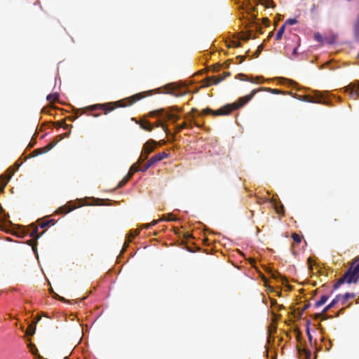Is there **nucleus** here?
Segmentation results:
<instances>
[{
	"instance_id": "obj_1",
	"label": "nucleus",
	"mask_w": 359,
	"mask_h": 359,
	"mask_svg": "<svg viewBox=\"0 0 359 359\" xmlns=\"http://www.w3.org/2000/svg\"><path fill=\"white\" fill-rule=\"evenodd\" d=\"M145 97V93H137L126 100H119L114 102H108L105 104H95L92 106H89L87 108V110L89 111H95L97 109H101L104 111V114H107L109 111H113L114 109L118 107H125L127 106L132 105L135 102L139 101L140 100L144 98Z\"/></svg>"
},
{
	"instance_id": "obj_2",
	"label": "nucleus",
	"mask_w": 359,
	"mask_h": 359,
	"mask_svg": "<svg viewBox=\"0 0 359 359\" xmlns=\"http://www.w3.org/2000/svg\"><path fill=\"white\" fill-rule=\"evenodd\" d=\"M258 90H252L250 95L240 97L236 102L231 104H226L216 111L207 108L203 110V114H212L215 116L228 115L233 110L237 109L248 102L255 95Z\"/></svg>"
},
{
	"instance_id": "obj_3",
	"label": "nucleus",
	"mask_w": 359,
	"mask_h": 359,
	"mask_svg": "<svg viewBox=\"0 0 359 359\" xmlns=\"http://www.w3.org/2000/svg\"><path fill=\"white\" fill-rule=\"evenodd\" d=\"M359 256L356 257L351 263L348 271L343 276L338 279L337 283L334 285V288L337 289L341 285L344 283L348 284L357 283L359 280Z\"/></svg>"
},
{
	"instance_id": "obj_4",
	"label": "nucleus",
	"mask_w": 359,
	"mask_h": 359,
	"mask_svg": "<svg viewBox=\"0 0 359 359\" xmlns=\"http://www.w3.org/2000/svg\"><path fill=\"white\" fill-rule=\"evenodd\" d=\"M156 144V142L154 140H149L144 144L142 151L138 159L139 163L143 162L148 158L149 154L154 151Z\"/></svg>"
},
{
	"instance_id": "obj_5",
	"label": "nucleus",
	"mask_w": 359,
	"mask_h": 359,
	"mask_svg": "<svg viewBox=\"0 0 359 359\" xmlns=\"http://www.w3.org/2000/svg\"><path fill=\"white\" fill-rule=\"evenodd\" d=\"M31 231L29 233L30 237L33 238L34 239L29 240L27 243L29 245L32 246L33 250H36V241L40 237L39 235H38V227L34 224H32L30 226Z\"/></svg>"
},
{
	"instance_id": "obj_6",
	"label": "nucleus",
	"mask_w": 359,
	"mask_h": 359,
	"mask_svg": "<svg viewBox=\"0 0 359 359\" xmlns=\"http://www.w3.org/2000/svg\"><path fill=\"white\" fill-rule=\"evenodd\" d=\"M345 92L349 93L350 97L356 100L359 97V84L355 83H350L344 89Z\"/></svg>"
},
{
	"instance_id": "obj_7",
	"label": "nucleus",
	"mask_w": 359,
	"mask_h": 359,
	"mask_svg": "<svg viewBox=\"0 0 359 359\" xmlns=\"http://www.w3.org/2000/svg\"><path fill=\"white\" fill-rule=\"evenodd\" d=\"M57 144V142H51L43 147L36 149L32 153V156H36L40 154H45L53 149Z\"/></svg>"
},
{
	"instance_id": "obj_8",
	"label": "nucleus",
	"mask_w": 359,
	"mask_h": 359,
	"mask_svg": "<svg viewBox=\"0 0 359 359\" xmlns=\"http://www.w3.org/2000/svg\"><path fill=\"white\" fill-rule=\"evenodd\" d=\"M304 100L309 102H316L327 104V101L323 99V96L320 92H316L315 97L306 96Z\"/></svg>"
},
{
	"instance_id": "obj_9",
	"label": "nucleus",
	"mask_w": 359,
	"mask_h": 359,
	"mask_svg": "<svg viewBox=\"0 0 359 359\" xmlns=\"http://www.w3.org/2000/svg\"><path fill=\"white\" fill-rule=\"evenodd\" d=\"M168 157V154L165 152H161L153 156L149 160V163L154 165L156 163L162 161L163 159Z\"/></svg>"
},
{
	"instance_id": "obj_10",
	"label": "nucleus",
	"mask_w": 359,
	"mask_h": 359,
	"mask_svg": "<svg viewBox=\"0 0 359 359\" xmlns=\"http://www.w3.org/2000/svg\"><path fill=\"white\" fill-rule=\"evenodd\" d=\"M76 207L72 205L70 203L66 204L65 205H63L60 208H59L56 211V214H67L74 209H76Z\"/></svg>"
},
{
	"instance_id": "obj_11",
	"label": "nucleus",
	"mask_w": 359,
	"mask_h": 359,
	"mask_svg": "<svg viewBox=\"0 0 359 359\" xmlns=\"http://www.w3.org/2000/svg\"><path fill=\"white\" fill-rule=\"evenodd\" d=\"M231 73L229 72H224L222 75L218 76H211L209 80H213V84L217 85L223 80H224L226 77L230 76Z\"/></svg>"
},
{
	"instance_id": "obj_12",
	"label": "nucleus",
	"mask_w": 359,
	"mask_h": 359,
	"mask_svg": "<svg viewBox=\"0 0 359 359\" xmlns=\"http://www.w3.org/2000/svg\"><path fill=\"white\" fill-rule=\"evenodd\" d=\"M341 300V294H338L335 298L323 309L321 314L326 313L331 308L334 307Z\"/></svg>"
},
{
	"instance_id": "obj_13",
	"label": "nucleus",
	"mask_w": 359,
	"mask_h": 359,
	"mask_svg": "<svg viewBox=\"0 0 359 359\" xmlns=\"http://www.w3.org/2000/svg\"><path fill=\"white\" fill-rule=\"evenodd\" d=\"M136 123L137 124H139L140 126L141 127V128H142L144 130L151 132L153 130L154 127L151 126L150 122L148 121H136Z\"/></svg>"
},
{
	"instance_id": "obj_14",
	"label": "nucleus",
	"mask_w": 359,
	"mask_h": 359,
	"mask_svg": "<svg viewBox=\"0 0 359 359\" xmlns=\"http://www.w3.org/2000/svg\"><path fill=\"white\" fill-rule=\"evenodd\" d=\"M37 222L39 226L43 229L49 226H53L55 224V220L53 219H46V221H42V219H38Z\"/></svg>"
},
{
	"instance_id": "obj_15",
	"label": "nucleus",
	"mask_w": 359,
	"mask_h": 359,
	"mask_svg": "<svg viewBox=\"0 0 359 359\" xmlns=\"http://www.w3.org/2000/svg\"><path fill=\"white\" fill-rule=\"evenodd\" d=\"M165 111L163 109L152 111L149 113V116H163L165 118Z\"/></svg>"
},
{
	"instance_id": "obj_16",
	"label": "nucleus",
	"mask_w": 359,
	"mask_h": 359,
	"mask_svg": "<svg viewBox=\"0 0 359 359\" xmlns=\"http://www.w3.org/2000/svg\"><path fill=\"white\" fill-rule=\"evenodd\" d=\"M11 177V176H1V182H0V191L4 190Z\"/></svg>"
},
{
	"instance_id": "obj_17",
	"label": "nucleus",
	"mask_w": 359,
	"mask_h": 359,
	"mask_svg": "<svg viewBox=\"0 0 359 359\" xmlns=\"http://www.w3.org/2000/svg\"><path fill=\"white\" fill-rule=\"evenodd\" d=\"M354 297H355L354 294L347 292L343 295H341L340 302H341L342 305H344L347 302L348 299L353 298Z\"/></svg>"
},
{
	"instance_id": "obj_18",
	"label": "nucleus",
	"mask_w": 359,
	"mask_h": 359,
	"mask_svg": "<svg viewBox=\"0 0 359 359\" xmlns=\"http://www.w3.org/2000/svg\"><path fill=\"white\" fill-rule=\"evenodd\" d=\"M257 90H259L257 91V93L259 91H262V90H265V91L271 92L273 94H285V93H283L281 90H279V89L260 88H257Z\"/></svg>"
},
{
	"instance_id": "obj_19",
	"label": "nucleus",
	"mask_w": 359,
	"mask_h": 359,
	"mask_svg": "<svg viewBox=\"0 0 359 359\" xmlns=\"http://www.w3.org/2000/svg\"><path fill=\"white\" fill-rule=\"evenodd\" d=\"M165 120H172L174 122L177 121L180 119V117L177 115L173 114L170 112H166L165 114Z\"/></svg>"
},
{
	"instance_id": "obj_20",
	"label": "nucleus",
	"mask_w": 359,
	"mask_h": 359,
	"mask_svg": "<svg viewBox=\"0 0 359 359\" xmlns=\"http://www.w3.org/2000/svg\"><path fill=\"white\" fill-rule=\"evenodd\" d=\"M140 163H139L137 161V163L133 164L132 166L130 167L128 174H131V177H132L135 172L140 171V166H139Z\"/></svg>"
},
{
	"instance_id": "obj_21",
	"label": "nucleus",
	"mask_w": 359,
	"mask_h": 359,
	"mask_svg": "<svg viewBox=\"0 0 359 359\" xmlns=\"http://www.w3.org/2000/svg\"><path fill=\"white\" fill-rule=\"evenodd\" d=\"M131 178V174H127L122 180L118 183L117 188H121L124 186Z\"/></svg>"
},
{
	"instance_id": "obj_22",
	"label": "nucleus",
	"mask_w": 359,
	"mask_h": 359,
	"mask_svg": "<svg viewBox=\"0 0 359 359\" xmlns=\"http://www.w3.org/2000/svg\"><path fill=\"white\" fill-rule=\"evenodd\" d=\"M328 298H329V297H328V296H327V295H323V296L320 297V300H319V301H318V302H316L315 303V306H316V307H319V306H320L323 305L324 304H325V302H327V300L328 299Z\"/></svg>"
},
{
	"instance_id": "obj_23",
	"label": "nucleus",
	"mask_w": 359,
	"mask_h": 359,
	"mask_svg": "<svg viewBox=\"0 0 359 359\" xmlns=\"http://www.w3.org/2000/svg\"><path fill=\"white\" fill-rule=\"evenodd\" d=\"M59 95L57 93H51L47 96L46 100L50 102H55L57 101Z\"/></svg>"
},
{
	"instance_id": "obj_24",
	"label": "nucleus",
	"mask_w": 359,
	"mask_h": 359,
	"mask_svg": "<svg viewBox=\"0 0 359 359\" xmlns=\"http://www.w3.org/2000/svg\"><path fill=\"white\" fill-rule=\"evenodd\" d=\"M285 25H283L280 29H278V32L276 33V39L277 41L280 40L282 36H283V34L285 32Z\"/></svg>"
},
{
	"instance_id": "obj_25",
	"label": "nucleus",
	"mask_w": 359,
	"mask_h": 359,
	"mask_svg": "<svg viewBox=\"0 0 359 359\" xmlns=\"http://www.w3.org/2000/svg\"><path fill=\"white\" fill-rule=\"evenodd\" d=\"M35 330H36V325H34L33 323H31L28 326V327H27V329L26 330V334L27 335L32 336V335H33L35 333Z\"/></svg>"
},
{
	"instance_id": "obj_26",
	"label": "nucleus",
	"mask_w": 359,
	"mask_h": 359,
	"mask_svg": "<svg viewBox=\"0 0 359 359\" xmlns=\"http://www.w3.org/2000/svg\"><path fill=\"white\" fill-rule=\"evenodd\" d=\"M354 34L357 39H359V16L358 17L356 22L354 25Z\"/></svg>"
},
{
	"instance_id": "obj_27",
	"label": "nucleus",
	"mask_w": 359,
	"mask_h": 359,
	"mask_svg": "<svg viewBox=\"0 0 359 359\" xmlns=\"http://www.w3.org/2000/svg\"><path fill=\"white\" fill-rule=\"evenodd\" d=\"M241 43L238 41H231L229 42L227 46L229 48H238L241 46Z\"/></svg>"
},
{
	"instance_id": "obj_28",
	"label": "nucleus",
	"mask_w": 359,
	"mask_h": 359,
	"mask_svg": "<svg viewBox=\"0 0 359 359\" xmlns=\"http://www.w3.org/2000/svg\"><path fill=\"white\" fill-rule=\"evenodd\" d=\"M236 79H240L241 81H249L250 82H254L252 79H249L248 76L243 74H239L236 76Z\"/></svg>"
},
{
	"instance_id": "obj_29",
	"label": "nucleus",
	"mask_w": 359,
	"mask_h": 359,
	"mask_svg": "<svg viewBox=\"0 0 359 359\" xmlns=\"http://www.w3.org/2000/svg\"><path fill=\"white\" fill-rule=\"evenodd\" d=\"M292 238L294 241L297 243H299L302 242V237L296 233H293L292 234Z\"/></svg>"
},
{
	"instance_id": "obj_30",
	"label": "nucleus",
	"mask_w": 359,
	"mask_h": 359,
	"mask_svg": "<svg viewBox=\"0 0 359 359\" xmlns=\"http://www.w3.org/2000/svg\"><path fill=\"white\" fill-rule=\"evenodd\" d=\"M151 166H152V165L148 161L143 166L140 167V171L145 172Z\"/></svg>"
},
{
	"instance_id": "obj_31",
	"label": "nucleus",
	"mask_w": 359,
	"mask_h": 359,
	"mask_svg": "<svg viewBox=\"0 0 359 359\" xmlns=\"http://www.w3.org/2000/svg\"><path fill=\"white\" fill-rule=\"evenodd\" d=\"M297 22H298V21L296 19L290 18V19H287L283 25H285V26L287 25H293L297 24Z\"/></svg>"
},
{
	"instance_id": "obj_32",
	"label": "nucleus",
	"mask_w": 359,
	"mask_h": 359,
	"mask_svg": "<svg viewBox=\"0 0 359 359\" xmlns=\"http://www.w3.org/2000/svg\"><path fill=\"white\" fill-rule=\"evenodd\" d=\"M314 39L318 42H322L323 39L322 35L319 32L315 33Z\"/></svg>"
},
{
	"instance_id": "obj_33",
	"label": "nucleus",
	"mask_w": 359,
	"mask_h": 359,
	"mask_svg": "<svg viewBox=\"0 0 359 359\" xmlns=\"http://www.w3.org/2000/svg\"><path fill=\"white\" fill-rule=\"evenodd\" d=\"M187 123L184 122V123H182V124L178 125V126H177V132H180V131H181L182 129H184V128H187Z\"/></svg>"
},
{
	"instance_id": "obj_34",
	"label": "nucleus",
	"mask_w": 359,
	"mask_h": 359,
	"mask_svg": "<svg viewBox=\"0 0 359 359\" xmlns=\"http://www.w3.org/2000/svg\"><path fill=\"white\" fill-rule=\"evenodd\" d=\"M155 126H156V127H162L165 132H167V130H168V128L166 127H165L164 125L163 124V123L161 121H157L155 123Z\"/></svg>"
},
{
	"instance_id": "obj_35",
	"label": "nucleus",
	"mask_w": 359,
	"mask_h": 359,
	"mask_svg": "<svg viewBox=\"0 0 359 359\" xmlns=\"http://www.w3.org/2000/svg\"><path fill=\"white\" fill-rule=\"evenodd\" d=\"M57 124L59 127H62L65 129H67L69 127H72V125H67L65 122L58 123Z\"/></svg>"
},
{
	"instance_id": "obj_36",
	"label": "nucleus",
	"mask_w": 359,
	"mask_h": 359,
	"mask_svg": "<svg viewBox=\"0 0 359 359\" xmlns=\"http://www.w3.org/2000/svg\"><path fill=\"white\" fill-rule=\"evenodd\" d=\"M256 8L252 6H250L248 8V13L251 14V16L255 19L256 18L255 15L252 14V13L255 11Z\"/></svg>"
},
{
	"instance_id": "obj_37",
	"label": "nucleus",
	"mask_w": 359,
	"mask_h": 359,
	"mask_svg": "<svg viewBox=\"0 0 359 359\" xmlns=\"http://www.w3.org/2000/svg\"><path fill=\"white\" fill-rule=\"evenodd\" d=\"M69 133H70V132L67 133H64V134H62V135H61L58 136L59 139H58V140H57L55 142H57L58 141H60V140H62L63 138H65V137H67L69 136Z\"/></svg>"
},
{
	"instance_id": "obj_38",
	"label": "nucleus",
	"mask_w": 359,
	"mask_h": 359,
	"mask_svg": "<svg viewBox=\"0 0 359 359\" xmlns=\"http://www.w3.org/2000/svg\"><path fill=\"white\" fill-rule=\"evenodd\" d=\"M158 221L154 220L151 223L147 224L144 225V228L148 229L151 226L156 225L157 224Z\"/></svg>"
},
{
	"instance_id": "obj_39",
	"label": "nucleus",
	"mask_w": 359,
	"mask_h": 359,
	"mask_svg": "<svg viewBox=\"0 0 359 359\" xmlns=\"http://www.w3.org/2000/svg\"><path fill=\"white\" fill-rule=\"evenodd\" d=\"M139 233H140V231H139V230H137V229L135 230V231H134V232L130 231V236L131 238H134V237H135L137 235H138V234H139Z\"/></svg>"
},
{
	"instance_id": "obj_40",
	"label": "nucleus",
	"mask_w": 359,
	"mask_h": 359,
	"mask_svg": "<svg viewBox=\"0 0 359 359\" xmlns=\"http://www.w3.org/2000/svg\"><path fill=\"white\" fill-rule=\"evenodd\" d=\"M262 48H263L262 45H259L258 46L257 50V51L255 53V56L256 57H257L260 54L261 51L262 50Z\"/></svg>"
},
{
	"instance_id": "obj_41",
	"label": "nucleus",
	"mask_w": 359,
	"mask_h": 359,
	"mask_svg": "<svg viewBox=\"0 0 359 359\" xmlns=\"http://www.w3.org/2000/svg\"><path fill=\"white\" fill-rule=\"evenodd\" d=\"M53 297L54 298H55V299H57L60 300V301H65V298H64V297H60V296H59L57 293H55V292L53 294Z\"/></svg>"
},
{
	"instance_id": "obj_42",
	"label": "nucleus",
	"mask_w": 359,
	"mask_h": 359,
	"mask_svg": "<svg viewBox=\"0 0 359 359\" xmlns=\"http://www.w3.org/2000/svg\"><path fill=\"white\" fill-rule=\"evenodd\" d=\"M210 77L206 79V84L205 86L208 87L213 84V80H209Z\"/></svg>"
},
{
	"instance_id": "obj_43",
	"label": "nucleus",
	"mask_w": 359,
	"mask_h": 359,
	"mask_svg": "<svg viewBox=\"0 0 359 359\" xmlns=\"http://www.w3.org/2000/svg\"><path fill=\"white\" fill-rule=\"evenodd\" d=\"M276 212L278 214H283V206L281 205L280 210L278 208H276Z\"/></svg>"
},
{
	"instance_id": "obj_44",
	"label": "nucleus",
	"mask_w": 359,
	"mask_h": 359,
	"mask_svg": "<svg viewBox=\"0 0 359 359\" xmlns=\"http://www.w3.org/2000/svg\"><path fill=\"white\" fill-rule=\"evenodd\" d=\"M41 316H37V317L36 318V320H34V321L32 322V323H33L34 325H36V324H37V323H38V322L41 320Z\"/></svg>"
},
{
	"instance_id": "obj_45",
	"label": "nucleus",
	"mask_w": 359,
	"mask_h": 359,
	"mask_svg": "<svg viewBox=\"0 0 359 359\" xmlns=\"http://www.w3.org/2000/svg\"><path fill=\"white\" fill-rule=\"evenodd\" d=\"M250 34L245 35L241 37L242 40L247 41L250 39Z\"/></svg>"
},
{
	"instance_id": "obj_46",
	"label": "nucleus",
	"mask_w": 359,
	"mask_h": 359,
	"mask_svg": "<svg viewBox=\"0 0 359 359\" xmlns=\"http://www.w3.org/2000/svg\"><path fill=\"white\" fill-rule=\"evenodd\" d=\"M175 219H176L172 217V215H169L168 216V218H167L168 221H173V220H175Z\"/></svg>"
},
{
	"instance_id": "obj_47",
	"label": "nucleus",
	"mask_w": 359,
	"mask_h": 359,
	"mask_svg": "<svg viewBox=\"0 0 359 359\" xmlns=\"http://www.w3.org/2000/svg\"><path fill=\"white\" fill-rule=\"evenodd\" d=\"M76 118H77V116H69V117L68 118V119H69V121H74Z\"/></svg>"
},
{
	"instance_id": "obj_48",
	"label": "nucleus",
	"mask_w": 359,
	"mask_h": 359,
	"mask_svg": "<svg viewBox=\"0 0 359 359\" xmlns=\"http://www.w3.org/2000/svg\"><path fill=\"white\" fill-rule=\"evenodd\" d=\"M4 210L1 205H0V220L1 219V215L4 213Z\"/></svg>"
},
{
	"instance_id": "obj_49",
	"label": "nucleus",
	"mask_w": 359,
	"mask_h": 359,
	"mask_svg": "<svg viewBox=\"0 0 359 359\" xmlns=\"http://www.w3.org/2000/svg\"><path fill=\"white\" fill-rule=\"evenodd\" d=\"M237 58H240V63L243 62L245 60V56H238Z\"/></svg>"
},
{
	"instance_id": "obj_50",
	"label": "nucleus",
	"mask_w": 359,
	"mask_h": 359,
	"mask_svg": "<svg viewBox=\"0 0 359 359\" xmlns=\"http://www.w3.org/2000/svg\"><path fill=\"white\" fill-rule=\"evenodd\" d=\"M130 242V239L129 238V239L128 240L127 243H125L123 250H125V249L127 248V246H128V243H129Z\"/></svg>"
},
{
	"instance_id": "obj_51",
	"label": "nucleus",
	"mask_w": 359,
	"mask_h": 359,
	"mask_svg": "<svg viewBox=\"0 0 359 359\" xmlns=\"http://www.w3.org/2000/svg\"><path fill=\"white\" fill-rule=\"evenodd\" d=\"M278 276H281V275L279 274L278 273H276V274H273V277L274 278H277Z\"/></svg>"
},
{
	"instance_id": "obj_52",
	"label": "nucleus",
	"mask_w": 359,
	"mask_h": 359,
	"mask_svg": "<svg viewBox=\"0 0 359 359\" xmlns=\"http://www.w3.org/2000/svg\"><path fill=\"white\" fill-rule=\"evenodd\" d=\"M293 54L296 55L297 54V48H294V50H293Z\"/></svg>"
},
{
	"instance_id": "obj_53",
	"label": "nucleus",
	"mask_w": 359,
	"mask_h": 359,
	"mask_svg": "<svg viewBox=\"0 0 359 359\" xmlns=\"http://www.w3.org/2000/svg\"><path fill=\"white\" fill-rule=\"evenodd\" d=\"M194 125H195L196 126H197V127H201V125H200V124H198L197 122L194 121Z\"/></svg>"
},
{
	"instance_id": "obj_54",
	"label": "nucleus",
	"mask_w": 359,
	"mask_h": 359,
	"mask_svg": "<svg viewBox=\"0 0 359 359\" xmlns=\"http://www.w3.org/2000/svg\"><path fill=\"white\" fill-rule=\"evenodd\" d=\"M309 306H310V304H308L305 305V306H304V310L307 309L309 307Z\"/></svg>"
},
{
	"instance_id": "obj_55",
	"label": "nucleus",
	"mask_w": 359,
	"mask_h": 359,
	"mask_svg": "<svg viewBox=\"0 0 359 359\" xmlns=\"http://www.w3.org/2000/svg\"><path fill=\"white\" fill-rule=\"evenodd\" d=\"M307 333H308V335H309V339H311V335L310 334V333H309V330L307 331Z\"/></svg>"
},
{
	"instance_id": "obj_56",
	"label": "nucleus",
	"mask_w": 359,
	"mask_h": 359,
	"mask_svg": "<svg viewBox=\"0 0 359 359\" xmlns=\"http://www.w3.org/2000/svg\"><path fill=\"white\" fill-rule=\"evenodd\" d=\"M50 293H51L52 294H53L55 293V292L53 291V290L52 288L50 289Z\"/></svg>"
},
{
	"instance_id": "obj_57",
	"label": "nucleus",
	"mask_w": 359,
	"mask_h": 359,
	"mask_svg": "<svg viewBox=\"0 0 359 359\" xmlns=\"http://www.w3.org/2000/svg\"><path fill=\"white\" fill-rule=\"evenodd\" d=\"M99 115H100L99 114H93V116H96V117H97V116H98Z\"/></svg>"
},
{
	"instance_id": "obj_58",
	"label": "nucleus",
	"mask_w": 359,
	"mask_h": 359,
	"mask_svg": "<svg viewBox=\"0 0 359 359\" xmlns=\"http://www.w3.org/2000/svg\"><path fill=\"white\" fill-rule=\"evenodd\" d=\"M334 222H338V219H334Z\"/></svg>"
},
{
	"instance_id": "obj_59",
	"label": "nucleus",
	"mask_w": 359,
	"mask_h": 359,
	"mask_svg": "<svg viewBox=\"0 0 359 359\" xmlns=\"http://www.w3.org/2000/svg\"><path fill=\"white\" fill-rule=\"evenodd\" d=\"M268 21L267 18L264 19V22Z\"/></svg>"
},
{
	"instance_id": "obj_60",
	"label": "nucleus",
	"mask_w": 359,
	"mask_h": 359,
	"mask_svg": "<svg viewBox=\"0 0 359 359\" xmlns=\"http://www.w3.org/2000/svg\"><path fill=\"white\" fill-rule=\"evenodd\" d=\"M64 359H68V357H65Z\"/></svg>"
}]
</instances>
